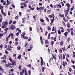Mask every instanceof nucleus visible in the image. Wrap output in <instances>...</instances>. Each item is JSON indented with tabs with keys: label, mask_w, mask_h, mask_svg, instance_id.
Masks as SVG:
<instances>
[{
	"label": "nucleus",
	"mask_w": 75,
	"mask_h": 75,
	"mask_svg": "<svg viewBox=\"0 0 75 75\" xmlns=\"http://www.w3.org/2000/svg\"><path fill=\"white\" fill-rule=\"evenodd\" d=\"M1 12L4 15V17H5V16H6V13L3 12V6H1Z\"/></svg>",
	"instance_id": "nucleus-1"
},
{
	"label": "nucleus",
	"mask_w": 75,
	"mask_h": 75,
	"mask_svg": "<svg viewBox=\"0 0 75 75\" xmlns=\"http://www.w3.org/2000/svg\"><path fill=\"white\" fill-rule=\"evenodd\" d=\"M8 65H9L10 66V65H16V62L15 61H13V62L11 63H8Z\"/></svg>",
	"instance_id": "nucleus-2"
},
{
	"label": "nucleus",
	"mask_w": 75,
	"mask_h": 75,
	"mask_svg": "<svg viewBox=\"0 0 75 75\" xmlns=\"http://www.w3.org/2000/svg\"><path fill=\"white\" fill-rule=\"evenodd\" d=\"M11 48H13V47L11 46L10 45H8V47L6 49V50H8V51H11L12 49Z\"/></svg>",
	"instance_id": "nucleus-3"
},
{
	"label": "nucleus",
	"mask_w": 75,
	"mask_h": 75,
	"mask_svg": "<svg viewBox=\"0 0 75 75\" xmlns=\"http://www.w3.org/2000/svg\"><path fill=\"white\" fill-rule=\"evenodd\" d=\"M68 12H69V10H65L64 11V13H65V17H67L68 14Z\"/></svg>",
	"instance_id": "nucleus-4"
},
{
	"label": "nucleus",
	"mask_w": 75,
	"mask_h": 75,
	"mask_svg": "<svg viewBox=\"0 0 75 75\" xmlns=\"http://www.w3.org/2000/svg\"><path fill=\"white\" fill-rule=\"evenodd\" d=\"M15 28L16 26L14 25H12L11 26V30H13Z\"/></svg>",
	"instance_id": "nucleus-5"
},
{
	"label": "nucleus",
	"mask_w": 75,
	"mask_h": 75,
	"mask_svg": "<svg viewBox=\"0 0 75 75\" xmlns=\"http://www.w3.org/2000/svg\"><path fill=\"white\" fill-rule=\"evenodd\" d=\"M67 65V63L66 62H63L62 63V65L63 66V67H65V66Z\"/></svg>",
	"instance_id": "nucleus-6"
},
{
	"label": "nucleus",
	"mask_w": 75,
	"mask_h": 75,
	"mask_svg": "<svg viewBox=\"0 0 75 75\" xmlns=\"http://www.w3.org/2000/svg\"><path fill=\"white\" fill-rule=\"evenodd\" d=\"M8 23L6 21L4 23V25L6 27H7V25H8Z\"/></svg>",
	"instance_id": "nucleus-7"
},
{
	"label": "nucleus",
	"mask_w": 75,
	"mask_h": 75,
	"mask_svg": "<svg viewBox=\"0 0 75 75\" xmlns=\"http://www.w3.org/2000/svg\"><path fill=\"white\" fill-rule=\"evenodd\" d=\"M22 73H26L27 72V70L26 69H22Z\"/></svg>",
	"instance_id": "nucleus-8"
},
{
	"label": "nucleus",
	"mask_w": 75,
	"mask_h": 75,
	"mask_svg": "<svg viewBox=\"0 0 75 75\" xmlns=\"http://www.w3.org/2000/svg\"><path fill=\"white\" fill-rule=\"evenodd\" d=\"M59 17H64V14H62H62H61V13H59Z\"/></svg>",
	"instance_id": "nucleus-9"
},
{
	"label": "nucleus",
	"mask_w": 75,
	"mask_h": 75,
	"mask_svg": "<svg viewBox=\"0 0 75 75\" xmlns=\"http://www.w3.org/2000/svg\"><path fill=\"white\" fill-rule=\"evenodd\" d=\"M45 44H49V42L48 40H45Z\"/></svg>",
	"instance_id": "nucleus-10"
},
{
	"label": "nucleus",
	"mask_w": 75,
	"mask_h": 75,
	"mask_svg": "<svg viewBox=\"0 0 75 75\" xmlns=\"http://www.w3.org/2000/svg\"><path fill=\"white\" fill-rule=\"evenodd\" d=\"M0 71H2V72H4V69H3L2 68L1 66H0Z\"/></svg>",
	"instance_id": "nucleus-11"
},
{
	"label": "nucleus",
	"mask_w": 75,
	"mask_h": 75,
	"mask_svg": "<svg viewBox=\"0 0 75 75\" xmlns=\"http://www.w3.org/2000/svg\"><path fill=\"white\" fill-rule=\"evenodd\" d=\"M25 35V32H23L22 33V35H21V36L22 37H23V36H24Z\"/></svg>",
	"instance_id": "nucleus-12"
},
{
	"label": "nucleus",
	"mask_w": 75,
	"mask_h": 75,
	"mask_svg": "<svg viewBox=\"0 0 75 75\" xmlns=\"http://www.w3.org/2000/svg\"><path fill=\"white\" fill-rule=\"evenodd\" d=\"M66 6H67V7H71V5L68 3H67L66 4Z\"/></svg>",
	"instance_id": "nucleus-13"
},
{
	"label": "nucleus",
	"mask_w": 75,
	"mask_h": 75,
	"mask_svg": "<svg viewBox=\"0 0 75 75\" xmlns=\"http://www.w3.org/2000/svg\"><path fill=\"white\" fill-rule=\"evenodd\" d=\"M50 44L51 45H52V46H53L54 45V41H52L50 42Z\"/></svg>",
	"instance_id": "nucleus-14"
},
{
	"label": "nucleus",
	"mask_w": 75,
	"mask_h": 75,
	"mask_svg": "<svg viewBox=\"0 0 75 75\" xmlns=\"http://www.w3.org/2000/svg\"><path fill=\"white\" fill-rule=\"evenodd\" d=\"M21 55L19 54L18 56V58L19 59H21Z\"/></svg>",
	"instance_id": "nucleus-15"
},
{
	"label": "nucleus",
	"mask_w": 75,
	"mask_h": 75,
	"mask_svg": "<svg viewBox=\"0 0 75 75\" xmlns=\"http://www.w3.org/2000/svg\"><path fill=\"white\" fill-rule=\"evenodd\" d=\"M8 60L9 61H10L11 62H13V59L10 57H9L8 58Z\"/></svg>",
	"instance_id": "nucleus-16"
},
{
	"label": "nucleus",
	"mask_w": 75,
	"mask_h": 75,
	"mask_svg": "<svg viewBox=\"0 0 75 75\" xmlns=\"http://www.w3.org/2000/svg\"><path fill=\"white\" fill-rule=\"evenodd\" d=\"M60 45H62V46L64 44V41H61V42L60 43Z\"/></svg>",
	"instance_id": "nucleus-17"
},
{
	"label": "nucleus",
	"mask_w": 75,
	"mask_h": 75,
	"mask_svg": "<svg viewBox=\"0 0 75 75\" xmlns=\"http://www.w3.org/2000/svg\"><path fill=\"white\" fill-rule=\"evenodd\" d=\"M17 49L18 50H21V47L20 46H18V47L17 48Z\"/></svg>",
	"instance_id": "nucleus-18"
},
{
	"label": "nucleus",
	"mask_w": 75,
	"mask_h": 75,
	"mask_svg": "<svg viewBox=\"0 0 75 75\" xmlns=\"http://www.w3.org/2000/svg\"><path fill=\"white\" fill-rule=\"evenodd\" d=\"M68 32H65L64 33V35L65 37H67V34H68Z\"/></svg>",
	"instance_id": "nucleus-19"
},
{
	"label": "nucleus",
	"mask_w": 75,
	"mask_h": 75,
	"mask_svg": "<svg viewBox=\"0 0 75 75\" xmlns=\"http://www.w3.org/2000/svg\"><path fill=\"white\" fill-rule=\"evenodd\" d=\"M11 72H14V69H11L10 70V71L9 72V74H10L11 73Z\"/></svg>",
	"instance_id": "nucleus-20"
},
{
	"label": "nucleus",
	"mask_w": 75,
	"mask_h": 75,
	"mask_svg": "<svg viewBox=\"0 0 75 75\" xmlns=\"http://www.w3.org/2000/svg\"><path fill=\"white\" fill-rule=\"evenodd\" d=\"M5 66L6 67H10V65H8V64H7L5 63L4 64Z\"/></svg>",
	"instance_id": "nucleus-21"
},
{
	"label": "nucleus",
	"mask_w": 75,
	"mask_h": 75,
	"mask_svg": "<svg viewBox=\"0 0 75 75\" xmlns=\"http://www.w3.org/2000/svg\"><path fill=\"white\" fill-rule=\"evenodd\" d=\"M1 61L2 62H3V63H7V61H6V60H2Z\"/></svg>",
	"instance_id": "nucleus-22"
},
{
	"label": "nucleus",
	"mask_w": 75,
	"mask_h": 75,
	"mask_svg": "<svg viewBox=\"0 0 75 75\" xmlns=\"http://www.w3.org/2000/svg\"><path fill=\"white\" fill-rule=\"evenodd\" d=\"M6 2H7L6 4L7 5H8V4H10V2L8 1V0H7Z\"/></svg>",
	"instance_id": "nucleus-23"
},
{
	"label": "nucleus",
	"mask_w": 75,
	"mask_h": 75,
	"mask_svg": "<svg viewBox=\"0 0 75 75\" xmlns=\"http://www.w3.org/2000/svg\"><path fill=\"white\" fill-rule=\"evenodd\" d=\"M22 67V66L20 65L18 67V68L20 70H21V67Z\"/></svg>",
	"instance_id": "nucleus-24"
},
{
	"label": "nucleus",
	"mask_w": 75,
	"mask_h": 75,
	"mask_svg": "<svg viewBox=\"0 0 75 75\" xmlns=\"http://www.w3.org/2000/svg\"><path fill=\"white\" fill-rule=\"evenodd\" d=\"M10 35L11 37H14V34L13 33H11Z\"/></svg>",
	"instance_id": "nucleus-25"
},
{
	"label": "nucleus",
	"mask_w": 75,
	"mask_h": 75,
	"mask_svg": "<svg viewBox=\"0 0 75 75\" xmlns=\"http://www.w3.org/2000/svg\"><path fill=\"white\" fill-rule=\"evenodd\" d=\"M57 7H59V8H61L62 7L61 5L60 4H58L57 5Z\"/></svg>",
	"instance_id": "nucleus-26"
},
{
	"label": "nucleus",
	"mask_w": 75,
	"mask_h": 75,
	"mask_svg": "<svg viewBox=\"0 0 75 75\" xmlns=\"http://www.w3.org/2000/svg\"><path fill=\"white\" fill-rule=\"evenodd\" d=\"M45 18L46 19V20H47V22H50V20H49V19H48V18H47V17H45Z\"/></svg>",
	"instance_id": "nucleus-27"
},
{
	"label": "nucleus",
	"mask_w": 75,
	"mask_h": 75,
	"mask_svg": "<svg viewBox=\"0 0 75 75\" xmlns=\"http://www.w3.org/2000/svg\"><path fill=\"white\" fill-rule=\"evenodd\" d=\"M3 21V17H1L0 18V23H1Z\"/></svg>",
	"instance_id": "nucleus-28"
},
{
	"label": "nucleus",
	"mask_w": 75,
	"mask_h": 75,
	"mask_svg": "<svg viewBox=\"0 0 75 75\" xmlns=\"http://www.w3.org/2000/svg\"><path fill=\"white\" fill-rule=\"evenodd\" d=\"M40 21L41 22H42V23H44V21L41 18L40 19Z\"/></svg>",
	"instance_id": "nucleus-29"
},
{
	"label": "nucleus",
	"mask_w": 75,
	"mask_h": 75,
	"mask_svg": "<svg viewBox=\"0 0 75 75\" xmlns=\"http://www.w3.org/2000/svg\"><path fill=\"white\" fill-rule=\"evenodd\" d=\"M40 8V10H44V7L43 6V7L42 6H41Z\"/></svg>",
	"instance_id": "nucleus-30"
},
{
	"label": "nucleus",
	"mask_w": 75,
	"mask_h": 75,
	"mask_svg": "<svg viewBox=\"0 0 75 75\" xmlns=\"http://www.w3.org/2000/svg\"><path fill=\"white\" fill-rule=\"evenodd\" d=\"M12 22H13V21L12 20H10L9 21V24H11V23H12Z\"/></svg>",
	"instance_id": "nucleus-31"
},
{
	"label": "nucleus",
	"mask_w": 75,
	"mask_h": 75,
	"mask_svg": "<svg viewBox=\"0 0 75 75\" xmlns=\"http://www.w3.org/2000/svg\"><path fill=\"white\" fill-rule=\"evenodd\" d=\"M4 35V34L3 33H0V37H3Z\"/></svg>",
	"instance_id": "nucleus-32"
},
{
	"label": "nucleus",
	"mask_w": 75,
	"mask_h": 75,
	"mask_svg": "<svg viewBox=\"0 0 75 75\" xmlns=\"http://www.w3.org/2000/svg\"><path fill=\"white\" fill-rule=\"evenodd\" d=\"M4 58V59H7V56L6 55H4L3 56Z\"/></svg>",
	"instance_id": "nucleus-33"
},
{
	"label": "nucleus",
	"mask_w": 75,
	"mask_h": 75,
	"mask_svg": "<svg viewBox=\"0 0 75 75\" xmlns=\"http://www.w3.org/2000/svg\"><path fill=\"white\" fill-rule=\"evenodd\" d=\"M31 49H32V47H30V49H29L28 50V51H30L31 50Z\"/></svg>",
	"instance_id": "nucleus-34"
},
{
	"label": "nucleus",
	"mask_w": 75,
	"mask_h": 75,
	"mask_svg": "<svg viewBox=\"0 0 75 75\" xmlns=\"http://www.w3.org/2000/svg\"><path fill=\"white\" fill-rule=\"evenodd\" d=\"M42 72H44V69H45V68H44L43 67H42Z\"/></svg>",
	"instance_id": "nucleus-35"
},
{
	"label": "nucleus",
	"mask_w": 75,
	"mask_h": 75,
	"mask_svg": "<svg viewBox=\"0 0 75 75\" xmlns=\"http://www.w3.org/2000/svg\"><path fill=\"white\" fill-rule=\"evenodd\" d=\"M22 38H23L24 39H28V37H26L25 36H23V37H22Z\"/></svg>",
	"instance_id": "nucleus-36"
},
{
	"label": "nucleus",
	"mask_w": 75,
	"mask_h": 75,
	"mask_svg": "<svg viewBox=\"0 0 75 75\" xmlns=\"http://www.w3.org/2000/svg\"><path fill=\"white\" fill-rule=\"evenodd\" d=\"M58 34H61V31H60V30H58Z\"/></svg>",
	"instance_id": "nucleus-37"
},
{
	"label": "nucleus",
	"mask_w": 75,
	"mask_h": 75,
	"mask_svg": "<svg viewBox=\"0 0 75 75\" xmlns=\"http://www.w3.org/2000/svg\"><path fill=\"white\" fill-rule=\"evenodd\" d=\"M63 59H64L65 58V54H63Z\"/></svg>",
	"instance_id": "nucleus-38"
},
{
	"label": "nucleus",
	"mask_w": 75,
	"mask_h": 75,
	"mask_svg": "<svg viewBox=\"0 0 75 75\" xmlns=\"http://www.w3.org/2000/svg\"><path fill=\"white\" fill-rule=\"evenodd\" d=\"M67 27H68L69 28L70 27V25H69V23H67Z\"/></svg>",
	"instance_id": "nucleus-39"
},
{
	"label": "nucleus",
	"mask_w": 75,
	"mask_h": 75,
	"mask_svg": "<svg viewBox=\"0 0 75 75\" xmlns=\"http://www.w3.org/2000/svg\"><path fill=\"white\" fill-rule=\"evenodd\" d=\"M62 49L63 51V52H64V51H65V47H64V49L63 48H62Z\"/></svg>",
	"instance_id": "nucleus-40"
},
{
	"label": "nucleus",
	"mask_w": 75,
	"mask_h": 75,
	"mask_svg": "<svg viewBox=\"0 0 75 75\" xmlns=\"http://www.w3.org/2000/svg\"><path fill=\"white\" fill-rule=\"evenodd\" d=\"M6 27L4 25H3L1 26L2 28H3V29L4 28H6Z\"/></svg>",
	"instance_id": "nucleus-41"
},
{
	"label": "nucleus",
	"mask_w": 75,
	"mask_h": 75,
	"mask_svg": "<svg viewBox=\"0 0 75 75\" xmlns=\"http://www.w3.org/2000/svg\"><path fill=\"white\" fill-rule=\"evenodd\" d=\"M74 8V7L73 6L72 7V8H71V11H72V10H73V9Z\"/></svg>",
	"instance_id": "nucleus-42"
},
{
	"label": "nucleus",
	"mask_w": 75,
	"mask_h": 75,
	"mask_svg": "<svg viewBox=\"0 0 75 75\" xmlns=\"http://www.w3.org/2000/svg\"><path fill=\"white\" fill-rule=\"evenodd\" d=\"M60 56L59 57V59H61V58H62V54H60Z\"/></svg>",
	"instance_id": "nucleus-43"
},
{
	"label": "nucleus",
	"mask_w": 75,
	"mask_h": 75,
	"mask_svg": "<svg viewBox=\"0 0 75 75\" xmlns=\"http://www.w3.org/2000/svg\"><path fill=\"white\" fill-rule=\"evenodd\" d=\"M19 73L20 74H21V75H24V74L23 73H22V72L21 71H20Z\"/></svg>",
	"instance_id": "nucleus-44"
},
{
	"label": "nucleus",
	"mask_w": 75,
	"mask_h": 75,
	"mask_svg": "<svg viewBox=\"0 0 75 75\" xmlns=\"http://www.w3.org/2000/svg\"><path fill=\"white\" fill-rule=\"evenodd\" d=\"M5 52L6 54H8V52L6 50H5Z\"/></svg>",
	"instance_id": "nucleus-45"
},
{
	"label": "nucleus",
	"mask_w": 75,
	"mask_h": 75,
	"mask_svg": "<svg viewBox=\"0 0 75 75\" xmlns=\"http://www.w3.org/2000/svg\"><path fill=\"white\" fill-rule=\"evenodd\" d=\"M19 34H20V33L19 32H17L16 33V35L17 36H18V35H19Z\"/></svg>",
	"instance_id": "nucleus-46"
},
{
	"label": "nucleus",
	"mask_w": 75,
	"mask_h": 75,
	"mask_svg": "<svg viewBox=\"0 0 75 75\" xmlns=\"http://www.w3.org/2000/svg\"><path fill=\"white\" fill-rule=\"evenodd\" d=\"M55 20V19H54V18L52 19V20L51 21V23H54V21Z\"/></svg>",
	"instance_id": "nucleus-47"
},
{
	"label": "nucleus",
	"mask_w": 75,
	"mask_h": 75,
	"mask_svg": "<svg viewBox=\"0 0 75 75\" xmlns=\"http://www.w3.org/2000/svg\"><path fill=\"white\" fill-rule=\"evenodd\" d=\"M71 34L72 35H74V32H73V31L71 32Z\"/></svg>",
	"instance_id": "nucleus-48"
},
{
	"label": "nucleus",
	"mask_w": 75,
	"mask_h": 75,
	"mask_svg": "<svg viewBox=\"0 0 75 75\" xmlns=\"http://www.w3.org/2000/svg\"><path fill=\"white\" fill-rule=\"evenodd\" d=\"M23 4L24 5V7L25 8L27 7V4Z\"/></svg>",
	"instance_id": "nucleus-49"
},
{
	"label": "nucleus",
	"mask_w": 75,
	"mask_h": 75,
	"mask_svg": "<svg viewBox=\"0 0 75 75\" xmlns=\"http://www.w3.org/2000/svg\"><path fill=\"white\" fill-rule=\"evenodd\" d=\"M47 51H48V52L49 54H50V49H47Z\"/></svg>",
	"instance_id": "nucleus-50"
},
{
	"label": "nucleus",
	"mask_w": 75,
	"mask_h": 75,
	"mask_svg": "<svg viewBox=\"0 0 75 75\" xmlns=\"http://www.w3.org/2000/svg\"><path fill=\"white\" fill-rule=\"evenodd\" d=\"M28 74L29 75H31V71L30 70L28 71Z\"/></svg>",
	"instance_id": "nucleus-51"
},
{
	"label": "nucleus",
	"mask_w": 75,
	"mask_h": 75,
	"mask_svg": "<svg viewBox=\"0 0 75 75\" xmlns=\"http://www.w3.org/2000/svg\"><path fill=\"white\" fill-rule=\"evenodd\" d=\"M71 62H72V64H75V61L71 60Z\"/></svg>",
	"instance_id": "nucleus-52"
},
{
	"label": "nucleus",
	"mask_w": 75,
	"mask_h": 75,
	"mask_svg": "<svg viewBox=\"0 0 75 75\" xmlns=\"http://www.w3.org/2000/svg\"><path fill=\"white\" fill-rule=\"evenodd\" d=\"M54 41H57V38H56V37L54 38Z\"/></svg>",
	"instance_id": "nucleus-53"
},
{
	"label": "nucleus",
	"mask_w": 75,
	"mask_h": 75,
	"mask_svg": "<svg viewBox=\"0 0 75 75\" xmlns=\"http://www.w3.org/2000/svg\"><path fill=\"white\" fill-rule=\"evenodd\" d=\"M5 31H7L8 30V28H6L4 29Z\"/></svg>",
	"instance_id": "nucleus-54"
},
{
	"label": "nucleus",
	"mask_w": 75,
	"mask_h": 75,
	"mask_svg": "<svg viewBox=\"0 0 75 75\" xmlns=\"http://www.w3.org/2000/svg\"><path fill=\"white\" fill-rule=\"evenodd\" d=\"M66 16L67 17V18L69 19H69H70V17H69V16H68L67 15Z\"/></svg>",
	"instance_id": "nucleus-55"
},
{
	"label": "nucleus",
	"mask_w": 75,
	"mask_h": 75,
	"mask_svg": "<svg viewBox=\"0 0 75 75\" xmlns=\"http://www.w3.org/2000/svg\"><path fill=\"white\" fill-rule=\"evenodd\" d=\"M37 9L38 11H39L40 10V8H39L38 7H37Z\"/></svg>",
	"instance_id": "nucleus-56"
},
{
	"label": "nucleus",
	"mask_w": 75,
	"mask_h": 75,
	"mask_svg": "<svg viewBox=\"0 0 75 75\" xmlns=\"http://www.w3.org/2000/svg\"><path fill=\"white\" fill-rule=\"evenodd\" d=\"M63 20H64V21H65V22H66L67 20H66V19H65V17L63 18Z\"/></svg>",
	"instance_id": "nucleus-57"
},
{
	"label": "nucleus",
	"mask_w": 75,
	"mask_h": 75,
	"mask_svg": "<svg viewBox=\"0 0 75 75\" xmlns=\"http://www.w3.org/2000/svg\"><path fill=\"white\" fill-rule=\"evenodd\" d=\"M47 29L49 30H51V28H50V27L48 26V27H47Z\"/></svg>",
	"instance_id": "nucleus-58"
},
{
	"label": "nucleus",
	"mask_w": 75,
	"mask_h": 75,
	"mask_svg": "<svg viewBox=\"0 0 75 75\" xmlns=\"http://www.w3.org/2000/svg\"><path fill=\"white\" fill-rule=\"evenodd\" d=\"M18 44V42H16L15 43V45H17Z\"/></svg>",
	"instance_id": "nucleus-59"
},
{
	"label": "nucleus",
	"mask_w": 75,
	"mask_h": 75,
	"mask_svg": "<svg viewBox=\"0 0 75 75\" xmlns=\"http://www.w3.org/2000/svg\"><path fill=\"white\" fill-rule=\"evenodd\" d=\"M6 41H8V38H6Z\"/></svg>",
	"instance_id": "nucleus-60"
},
{
	"label": "nucleus",
	"mask_w": 75,
	"mask_h": 75,
	"mask_svg": "<svg viewBox=\"0 0 75 75\" xmlns=\"http://www.w3.org/2000/svg\"><path fill=\"white\" fill-rule=\"evenodd\" d=\"M28 67H29V68H31V64H28Z\"/></svg>",
	"instance_id": "nucleus-61"
},
{
	"label": "nucleus",
	"mask_w": 75,
	"mask_h": 75,
	"mask_svg": "<svg viewBox=\"0 0 75 75\" xmlns=\"http://www.w3.org/2000/svg\"><path fill=\"white\" fill-rule=\"evenodd\" d=\"M59 51L61 53H62V50L61 49H59Z\"/></svg>",
	"instance_id": "nucleus-62"
},
{
	"label": "nucleus",
	"mask_w": 75,
	"mask_h": 75,
	"mask_svg": "<svg viewBox=\"0 0 75 75\" xmlns=\"http://www.w3.org/2000/svg\"><path fill=\"white\" fill-rule=\"evenodd\" d=\"M29 30L30 31H32V28L31 27L29 28Z\"/></svg>",
	"instance_id": "nucleus-63"
},
{
	"label": "nucleus",
	"mask_w": 75,
	"mask_h": 75,
	"mask_svg": "<svg viewBox=\"0 0 75 75\" xmlns=\"http://www.w3.org/2000/svg\"><path fill=\"white\" fill-rule=\"evenodd\" d=\"M26 11H27V12H30V11L29 9H27L26 10Z\"/></svg>",
	"instance_id": "nucleus-64"
}]
</instances>
